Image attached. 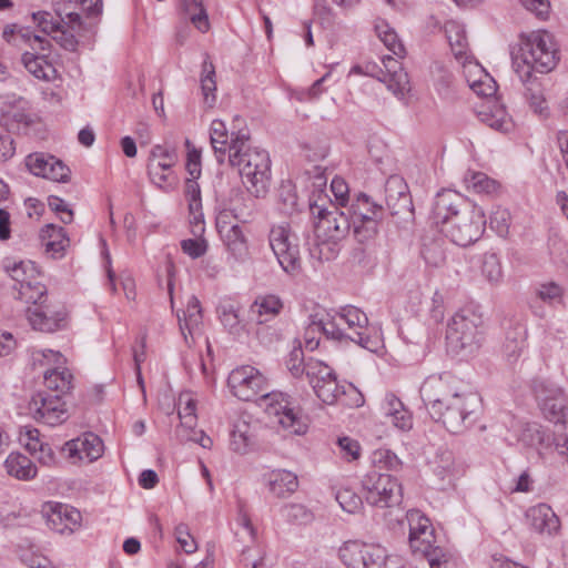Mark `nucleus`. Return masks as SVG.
Listing matches in <instances>:
<instances>
[{
	"label": "nucleus",
	"instance_id": "nucleus-31",
	"mask_svg": "<svg viewBox=\"0 0 568 568\" xmlns=\"http://www.w3.org/2000/svg\"><path fill=\"white\" fill-rule=\"evenodd\" d=\"M240 128L235 130L232 129L230 132L226 128V124L222 120H213L210 126V141L212 148L214 150V154L220 164H223L226 159V153L229 154V146L231 144L232 132H236Z\"/></svg>",
	"mask_w": 568,
	"mask_h": 568
},
{
	"label": "nucleus",
	"instance_id": "nucleus-27",
	"mask_svg": "<svg viewBox=\"0 0 568 568\" xmlns=\"http://www.w3.org/2000/svg\"><path fill=\"white\" fill-rule=\"evenodd\" d=\"M444 29L455 58L464 65L471 63V55L468 52V42L464 26L457 21L450 20L445 23Z\"/></svg>",
	"mask_w": 568,
	"mask_h": 568
},
{
	"label": "nucleus",
	"instance_id": "nucleus-39",
	"mask_svg": "<svg viewBox=\"0 0 568 568\" xmlns=\"http://www.w3.org/2000/svg\"><path fill=\"white\" fill-rule=\"evenodd\" d=\"M17 291V298L29 304V306H36L48 302V291L44 284L39 281V277L21 284V286H13Z\"/></svg>",
	"mask_w": 568,
	"mask_h": 568
},
{
	"label": "nucleus",
	"instance_id": "nucleus-5",
	"mask_svg": "<svg viewBox=\"0 0 568 568\" xmlns=\"http://www.w3.org/2000/svg\"><path fill=\"white\" fill-rule=\"evenodd\" d=\"M368 317L359 308L347 305L333 316L312 321L307 334L320 332L327 338L348 339L361 347L375 352L379 347V338L368 334Z\"/></svg>",
	"mask_w": 568,
	"mask_h": 568
},
{
	"label": "nucleus",
	"instance_id": "nucleus-49",
	"mask_svg": "<svg viewBox=\"0 0 568 568\" xmlns=\"http://www.w3.org/2000/svg\"><path fill=\"white\" fill-rule=\"evenodd\" d=\"M314 393L324 404L333 405L346 394V388L337 382L335 375L332 379H328V383L318 386V389L314 390Z\"/></svg>",
	"mask_w": 568,
	"mask_h": 568
},
{
	"label": "nucleus",
	"instance_id": "nucleus-60",
	"mask_svg": "<svg viewBox=\"0 0 568 568\" xmlns=\"http://www.w3.org/2000/svg\"><path fill=\"white\" fill-rule=\"evenodd\" d=\"M537 295L542 302L551 304L561 301L562 288L554 282L545 283L538 287Z\"/></svg>",
	"mask_w": 568,
	"mask_h": 568
},
{
	"label": "nucleus",
	"instance_id": "nucleus-7",
	"mask_svg": "<svg viewBox=\"0 0 568 568\" xmlns=\"http://www.w3.org/2000/svg\"><path fill=\"white\" fill-rule=\"evenodd\" d=\"M520 68H529V71L548 73L552 71L559 61V50L554 36L546 30H537L529 33L521 41Z\"/></svg>",
	"mask_w": 568,
	"mask_h": 568
},
{
	"label": "nucleus",
	"instance_id": "nucleus-21",
	"mask_svg": "<svg viewBox=\"0 0 568 568\" xmlns=\"http://www.w3.org/2000/svg\"><path fill=\"white\" fill-rule=\"evenodd\" d=\"M29 171L44 179L57 182H67L70 179V169L59 159L45 153H34L27 158Z\"/></svg>",
	"mask_w": 568,
	"mask_h": 568
},
{
	"label": "nucleus",
	"instance_id": "nucleus-13",
	"mask_svg": "<svg viewBox=\"0 0 568 568\" xmlns=\"http://www.w3.org/2000/svg\"><path fill=\"white\" fill-rule=\"evenodd\" d=\"M339 557L348 568H386V549L379 545L357 540L347 541Z\"/></svg>",
	"mask_w": 568,
	"mask_h": 568
},
{
	"label": "nucleus",
	"instance_id": "nucleus-35",
	"mask_svg": "<svg viewBox=\"0 0 568 568\" xmlns=\"http://www.w3.org/2000/svg\"><path fill=\"white\" fill-rule=\"evenodd\" d=\"M283 308V302L276 295L258 296L251 305L250 312L257 324H264L277 316Z\"/></svg>",
	"mask_w": 568,
	"mask_h": 568
},
{
	"label": "nucleus",
	"instance_id": "nucleus-43",
	"mask_svg": "<svg viewBox=\"0 0 568 568\" xmlns=\"http://www.w3.org/2000/svg\"><path fill=\"white\" fill-rule=\"evenodd\" d=\"M44 385L49 390L61 394L67 393L71 388L72 374L67 368H53L44 373Z\"/></svg>",
	"mask_w": 568,
	"mask_h": 568
},
{
	"label": "nucleus",
	"instance_id": "nucleus-41",
	"mask_svg": "<svg viewBox=\"0 0 568 568\" xmlns=\"http://www.w3.org/2000/svg\"><path fill=\"white\" fill-rule=\"evenodd\" d=\"M178 414L181 420L178 434L191 429L196 424V404L193 395L190 392H183L178 399Z\"/></svg>",
	"mask_w": 568,
	"mask_h": 568
},
{
	"label": "nucleus",
	"instance_id": "nucleus-22",
	"mask_svg": "<svg viewBox=\"0 0 568 568\" xmlns=\"http://www.w3.org/2000/svg\"><path fill=\"white\" fill-rule=\"evenodd\" d=\"M62 452L73 462L87 459L91 463L102 455L103 444L99 436L85 433L82 437L67 442Z\"/></svg>",
	"mask_w": 568,
	"mask_h": 568
},
{
	"label": "nucleus",
	"instance_id": "nucleus-30",
	"mask_svg": "<svg viewBox=\"0 0 568 568\" xmlns=\"http://www.w3.org/2000/svg\"><path fill=\"white\" fill-rule=\"evenodd\" d=\"M527 328L520 323H516L506 333L503 344V355L509 364H514L521 356L526 347Z\"/></svg>",
	"mask_w": 568,
	"mask_h": 568
},
{
	"label": "nucleus",
	"instance_id": "nucleus-48",
	"mask_svg": "<svg viewBox=\"0 0 568 568\" xmlns=\"http://www.w3.org/2000/svg\"><path fill=\"white\" fill-rule=\"evenodd\" d=\"M282 517L295 525H307L314 516L313 513L302 504H287L281 508Z\"/></svg>",
	"mask_w": 568,
	"mask_h": 568
},
{
	"label": "nucleus",
	"instance_id": "nucleus-9",
	"mask_svg": "<svg viewBox=\"0 0 568 568\" xmlns=\"http://www.w3.org/2000/svg\"><path fill=\"white\" fill-rule=\"evenodd\" d=\"M384 209L365 193H358L348 209V217L353 225L355 239L359 243L373 240L378 231V223Z\"/></svg>",
	"mask_w": 568,
	"mask_h": 568
},
{
	"label": "nucleus",
	"instance_id": "nucleus-3",
	"mask_svg": "<svg viewBox=\"0 0 568 568\" xmlns=\"http://www.w3.org/2000/svg\"><path fill=\"white\" fill-rule=\"evenodd\" d=\"M247 128L232 132L227 160L239 169L243 184L255 197H264L271 180V160L265 150L251 146Z\"/></svg>",
	"mask_w": 568,
	"mask_h": 568
},
{
	"label": "nucleus",
	"instance_id": "nucleus-42",
	"mask_svg": "<svg viewBox=\"0 0 568 568\" xmlns=\"http://www.w3.org/2000/svg\"><path fill=\"white\" fill-rule=\"evenodd\" d=\"M335 375L333 368L321 361L311 358L306 362V376L313 390L328 383Z\"/></svg>",
	"mask_w": 568,
	"mask_h": 568
},
{
	"label": "nucleus",
	"instance_id": "nucleus-53",
	"mask_svg": "<svg viewBox=\"0 0 568 568\" xmlns=\"http://www.w3.org/2000/svg\"><path fill=\"white\" fill-rule=\"evenodd\" d=\"M510 224V213L508 210L497 207L489 217L490 227L501 237L508 235Z\"/></svg>",
	"mask_w": 568,
	"mask_h": 568
},
{
	"label": "nucleus",
	"instance_id": "nucleus-54",
	"mask_svg": "<svg viewBox=\"0 0 568 568\" xmlns=\"http://www.w3.org/2000/svg\"><path fill=\"white\" fill-rule=\"evenodd\" d=\"M336 500L343 510L349 514L357 513L363 506L362 497L348 488L339 489L336 494Z\"/></svg>",
	"mask_w": 568,
	"mask_h": 568
},
{
	"label": "nucleus",
	"instance_id": "nucleus-64",
	"mask_svg": "<svg viewBox=\"0 0 568 568\" xmlns=\"http://www.w3.org/2000/svg\"><path fill=\"white\" fill-rule=\"evenodd\" d=\"M420 554L426 557L430 568H448L446 554L442 548L434 546L427 551H420Z\"/></svg>",
	"mask_w": 568,
	"mask_h": 568
},
{
	"label": "nucleus",
	"instance_id": "nucleus-56",
	"mask_svg": "<svg viewBox=\"0 0 568 568\" xmlns=\"http://www.w3.org/2000/svg\"><path fill=\"white\" fill-rule=\"evenodd\" d=\"M518 439L526 446L535 447L544 443V432L535 423L526 424L523 426Z\"/></svg>",
	"mask_w": 568,
	"mask_h": 568
},
{
	"label": "nucleus",
	"instance_id": "nucleus-29",
	"mask_svg": "<svg viewBox=\"0 0 568 568\" xmlns=\"http://www.w3.org/2000/svg\"><path fill=\"white\" fill-rule=\"evenodd\" d=\"M267 486L275 497L286 498L297 490L298 478L290 470L275 469L267 475Z\"/></svg>",
	"mask_w": 568,
	"mask_h": 568
},
{
	"label": "nucleus",
	"instance_id": "nucleus-33",
	"mask_svg": "<svg viewBox=\"0 0 568 568\" xmlns=\"http://www.w3.org/2000/svg\"><path fill=\"white\" fill-rule=\"evenodd\" d=\"M390 214V224L398 230L408 231L415 220L412 195H404L399 202L387 205Z\"/></svg>",
	"mask_w": 568,
	"mask_h": 568
},
{
	"label": "nucleus",
	"instance_id": "nucleus-37",
	"mask_svg": "<svg viewBox=\"0 0 568 568\" xmlns=\"http://www.w3.org/2000/svg\"><path fill=\"white\" fill-rule=\"evenodd\" d=\"M4 467L10 476L20 480H29L37 476V467L32 460L20 453H11L4 460Z\"/></svg>",
	"mask_w": 568,
	"mask_h": 568
},
{
	"label": "nucleus",
	"instance_id": "nucleus-28",
	"mask_svg": "<svg viewBox=\"0 0 568 568\" xmlns=\"http://www.w3.org/2000/svg\"><path fill=\"white\" fill-rule=\"evenodd\" d=\"M433 471L442 481L440 488L452 485L458 476V467L452 450L440 447L432 460Z\"/></svg>",
	"mask_w": 568,
	"mask_h": 568
},
{
	"label": "nucleus",
	"instance_id": "nucleus-58",
	"mask_svg": "<svg viewBox=\"0 0 568 568\" xmlns=\"http://www.w3.org/2000/svg\"><path fill=\"white\" fill-rule=\"evenodd\" d=\"M184 193L189 203V211L202 209L201 190L196 180L187 179L185 181Z\"/></svg>",
	"mask_w": 568,
	"mask_h": 568
},
{
	"label": "nucleus",
	"instance_id": "nucleus-2",
	"mask_svg": "<svg viewBox=\"0 0 568 568\" xmlns=\"http://www.w3.org/2000/svg\"><path fill=\"white\" fill-rule=\"evenodd\" d=\"M232 394L241 400L260 399L268 417L280 424L290 434L302 435L307 430V423L300 409L287 394L267 392L265 376L255 367L243 365L233 369L227 378Z\"/></svg>",
	"mask_w": 568,
	"mask_h": 568
},
{
	"label": "nucleus",
	"instance_id": "nucleus-57",
	"mask_svg": "<svg viewBox=\"0 0 568 568\" xmlns=\"http://www.w3.org/2000/svg\"><path fill=\"white\" fill-rule=\"evenodd\" d=\"M33 20L43 33L51 34L60 29V19H55L50 12L33 13Z\"/></svg>",
	"mask_w": 568,
	"mask_h": 568
},
{
	"label": "nucleus",
	"instance_id": "nucleus-16",
	"mask_svg": "<svg viewBox=\"0 0 568 568\" xmlns=\"http://www.w3.org/2000/svg\"><path fill=\"white\" fill-rule=\"evenodd\" d=\"M20 32L21 37L24 38L30 43L32 50L36 51V53L24 52L21 55V62L24 68L39 80L47 82L53 81L57 78V70L53 64L48 61L47 55L41 53L50 47L49 40L37 34H31L28 30L24 32L20 30Z\"/></svg>",
	"mask_w": 568,
	"mask_h": 568
},
{
	"label": "nucleus",
	"instance_id": "nucleus-15",
	"mask_svg": "<svg viewBox=\"0 0 568 568\" xmlns=\"http://www.w3.org/2000/svg\"><path fill=\"white\" fill-rule=\"evenodd\" d=\"M178 162L179 155L175 148L154 145L148 162V174L151 181L161 189L173 186L176 183L173 168Z\"/></svg>",
	"mask_w": 568,
	"mask_h": 568
},
{
	"label": "nucleus",
	"instance_id": "nucleus-45",
	"mask_svg": "<svg viewBox=\"0 0 568 568\" xmlns=\"http://www.w3.org/2000/svg\"><path fill=\"white\" fill-rule=\"evenodd\" d=\"M464 182L468 190L479 194H491L498 189V183L484 172H467Z\"/></svg>",
	"mask_w": 568,
	"mask_h": 568
},
{
	"label": "nucleus",
	"instance_id": "nucleus-6",
	"mask_svg": "<svg viewBox=\"0 0 568 568\" xmlns=\"http://www.w3.org/2000/svg\"><path fill=\"white\" fill-rule=\"evenodd\" d=\"M484 339L483 318L471 310H462L449 320L446 343L452 353L471 355L481 347Z\"/></svg>",
	"mask_w": 568,
	"mask_h": 568
},
{
	"label": "nucleus",
	"instance_id": "nucleus-51",
	"mask_svg": "<svg viewBox=\"0 0 568 568\" xmlns=\"http://www.w3.org/2000/svg\"><path fill=\"white\" fill-rule=\"evenodd\" d=\"M475 67L478 69L483 75L478 80L469 81V88L480 97L489 98L493 97L497 91L496 81L487 73H484V70L477 63Z\"/></svg>",
	"mask_w": 568,
	"mask_h": 568
},
{
	"label": "nucleus",
	"instance_id": "nucleus-23",
	"mask_svg": "<svg viewBox=\"0 0 568 568\" xmlns=\"http://www.w3.org/2000/svg\"><path fill=\"white\" fill-rule=\"evenodd\" d=\"M27 317L33 329L51 333L62 326L64 313L57 310L51 303L44 302L36 306H28Z\"/></svg>",
	"mask_w": 568,
	"mask_h": 568
},
{
	"label": "nucleus",
	"instance_id": "nucleus-36",
	"mask_svg": "<svg viewBox=\"0 0 568 568\" xmlns=\"http://www.w3.org/2000/svg\"><path fill=\"white\" fill-rule=\"evenodd\" d=\"M2 267L4 272L16 282L14 286H21L39 277V271L31 261H17L6 258Z\"/></svg>",
	"mask_w": 568,
	"mask_h": 568
},
{
	"label": "nucleus",
	"instance_id": "nucleus-17",
	"mask_svg": "<svg viewBox=\"0 0 568 568\" xmlns=\"http://www.w3.org/2000/svg\"><path fill=\"white\" fill-rule=\"evenodd\" d=\"M29 409L33 417L49 426H57L69 417L65 403L59 394L39 392L32 396Z\"/></svg>",
	"mask_w": 568,
	"mask_h": 568
},
{
	"label": "nucleus",
	"instance_id": "nucleus-52",
	"mask_svg": "<svg viewBox=\"0 0 568 568\" xmlns=\"http://www.w3.org/2000/svg\"><path fill=\"white\" fill-rule=\"evenodd\" d=\"M484 276L490 283H498L503 277V268L500 260L495 253H486L483 260L481 267Z\"/></svg>",
	"mask_w": 568,
	"mask_h": 568
},
{
	"label": "nucleus",
	"instance_id": "nucleus-40",
	"mask_svg": "<svg viewBox=\"0 0 568 568\" xmlns=\"http://www.w3.org/2000/svg\"><path fill=\"white\" fill-rule=\"evenodd\" d=\"M181 8L191 23L202 33L210 29V21L203 0H182Z\"/></svg>",
	"mask_w": 568,
	"mask_h": 568
},
{
	"label": "nucleus",
	"instance_id": "nucleus-34",
	"mask_svg": "<svg viewBox=\"0 0 568 568\" xmlns=\"http://www.w3.org/2000/svg\"><path fill=\"white\" fill-rule=\"evenodd\" d=\"M478 118L483 123L497 131L507 132L513 128L511 119L505 108L497 102L483 105Z\"/></svg>",
	"mask_w": 568,
	"mask_h": 568
},
{
	"label": "nucleus",
	"instance_id": "nucleus-62",
	"mask_svg": "<svg viewBox=\"0 0 568 568\" xmlns=\"http://www.w3.org/2000/svg\"><path fill=\"white\" fill-rule=\"evenodd\" d=\"M176 541L186 554H192L196 550V544L194 538L189 532L187 526L180 524L175 528Z\"/></svg>",
	"mask_w": 568,
	"mask_h": 568
},
{
	"label": "nucleus",
	"instance_id": "nucleus-26",
	"mask_svg": "<svg viewBox=\"0 0 568 568\" xmlns=\"http://www.w3.org/2000/svg\"><path fill=\"white\" fill-rule=\"evenodd\" d=\"M40 240L45 253L52 258H61L70 243L64 229L54 224H47L41 229Z\"/></svg>",
	"mask_w": 568,
	"mask_h": 568
},
{
	"label": "nucleus",
	"instance_id": "nucleus-47",
	"mask_svg": "<svg viewBox=\"0 0 568 568\" xmlns=\"http://www.w3.org/2000/svg\"><path fill=\"white\" fill-rule=\"evenodd\" d=\"M377 37L385 44V47L395 55L402 57L404 53V45L398 40L396 31L385 21L375 26Z\"/></svg>",
	"mask_w": 568,
	"mask_h": 568
},
{
	"label": "nucleus",
	"instance_id": "nucleus-46",
	"mask_svg": "<svg viewBox=\"0 0 568 568\" xmlns=\"http://www.w3.org/2000/svg\"><path fill=\"white\" fill-rule=\"evenodd\" d=\"M227 250L235 256L242 257L246 252L245 237L240 225H234L230 230L219 233Z\"/></svg>",
	"mask_w": 568,
	"mask_h": 568
},
{
	"label": "nucleus",
	"instance_id": "nucleus-19",
	"mask_svg": "<svg viewBox=\"0 0 568 568\" xmlns=\"http://www.w3.org/2000/svg\"><path fill=\"white\" fill-rule=\"evenodd\" d=\"M469 202L465 196L454 190L439 191L433 203V220L436 224H442L443 229L463 214L465 207H469Z\"/></svg>",
	"mask_w": 568,
	"mask_h": 568
},
{
	"label": "nucleus",
	"instance_id": "nucleus-12",
	"mask_svg": "<svg viewBox=\"0 0 568 568\" xmlns=\"http://www.w3.org/2000/svg\"><path fill=\"white\" fill-rule=\"evenodd\" d=\"M270 246L282 268L295 275L301 271L300 247L288 224L274 225L270 231Z\"/></svg>",
	"mask_w": 568,
	"mask_h": 568
},
{
	"label": "nucleus",
	"instance_id": "nucleus-50",
	"mask_svg": "<svg viewBox=\"0 0 568 568\" xmlns=\"http://www.w3.org/2000/svg\"><path fill=\"white\" fill-rule=\"evenodd\" d=\"M404 195H410L405 180L399 175H392L385 183L386 206L399 202Z\"/></svg>",
	"mask_w": 568,
	"mask_h": 568
},
{
	"label": "nucleus",
	"instance_id": "nucleus-1",
	"mask_svg": "<svg viewBox=\"0 0 568 568\" xmlns=\"http://www.w3.org/2000/svg\"><path fill=\"white\" fill-rule=\"evenodd\" d=\"M419 393L432 419L440 423L452 434H464L479 418V395L464 388L460 382L449 374L428 376Z\"/></svg>",
	"mask_w": 568,
	"mask_h": 568
},
{
	"label": "nucleus",
	"instance_id": "nucleus-61",
	"mask_svg": "<svg viewBox=\"0 0 568 568\" xmlns=\"http://www.w3.org/2000/svg\"><path fill=\"white\" fill-rule=\"evenodd\" d=\"M48 205L53 212L62 214L60 219L64 224H69L72 222L73 211L69 209L68 204L61 197L50 195L48 197Z\"/></svg>",
	"mask_w": 568,
	"mask_h": 568
},
{
	"label": "nucleus",
	"instance_id": "nucleus-14",
	"mask_svg": "<svg viewBox=\"0 0 568 568\" xmlns=\"http://www.w3.org/2000/svg\"><path fill=\"white\" fill-rule=\"evenodd\" d=\"M532 390L547 419L554 423L567 422V399L559 386L549 381L535 379Z\"/></svg>",
	"mask_w": 568,
	"mask_h": 568
},
{
	"label": "nucleus",
	"instance_id": "nucleus-8",
	"mask_svg": "<svg viewBox=\"0 0 568 568\" xmlns=\"http://www.w3.org/2000/svg\"><path fill=\"white\" fill-rule=\"evenodd\" d=\"M379 465L369 470L362 479L364 498L367 504L375 507H394L402 503L403 491L397 478L382 473Z\"/></svg>",
	"mask_w": 568,
	"mask_h": 568
},
{
	"label": "nucleus",
	"instance_id": "nucleus-10",
	"mask_svg": "<svg viewBox=\"0 0 568 568\" xmlns=\"http://www.w3.org/2000/svg\"><path fill=\"white\" fill-rule=\"evenodd\" d=\"M486 217L484 210L471 203L442 231L453 243L459 246H468L479 240L485 231Z\"/></svg>",
	"mask_w": 568,
	"mask_h": 568
},
{
	"label": "nucleus",
	"instance_id": "nucleus-4",
	"mask_svg": "<svg viewBox=\"0 0 568 568\" xmlns=\"http://www.w3.org/2000/svg\"><path fill=\"white\" fill-rule=\"evenodd\" d=\"M327 209L317 200L310 202V211L317 217L314 225L315 243L310 250L313 257L320 261H332L337 257L342 242L349 233L352 222L346 213L331 205Z\"/></svg>",
	"mask_w": 568,
	"mask_h": 568
},
{
	"label": "nucleus",
	"instance_id": "nucleus-63",
	"mask_svg": "<svg viewBox=\"0 0 568 568\" xmlns=\"http://www.w3.org/2000/svg\"><path fill=\"white\" fill-rule=\"evenodd\" d=\"M422 255L427 264L436 267L442 265L445 261V253L436 243L429 245L425 244L422 250Z\"/></svg>",
	"mask_w": 568,
	"mask_h": 568
},
{
	"label": "nucleus",
	"instance_id": "nucleus-20",
	"mask_svg": "<svg viewBox=\"0 0 568 568\" xmlns=\"http://www.w3.org/2000/svg\"><path fill=\"white\" fill-rule=\"evenodd\" d=\"M409 528L408 541L414 552L427 551L434 547L435 534L430 520L417 509L406 514Z\"/></svg>",
	"mask_w": 568,
	"mask_h": 568
},
{
	"label": "nucleus",
	"instance_id": "nucleus-24",
	"mask_svg": "<svg viewBox=\"0 0 568 568\" xmlns=\"http://www.w3.org/2000/svg\"><path fill=\"white\" fill-rule=\"evenodd\" d=\"M529 527L541 536L554 537L560 530V520L547 504H538L526 511Z\"/></svg>",
	"mask_w": 568,
	"mask_h": 568
},
{
	"label": "nucleus",
	"instance_id": "nucleus-18",
	"mask_svg": "<svg viewBox=\"0 0 568 568\" xmlns=\"http://www.w3.org/2000/svg\"><path fill=\"white\" fill-rule=\"evenodd\" d=\"M41 515L47 526L59 534H71L81 524V513L62 503L47 501L42 505Z\"/></svg>",
	"mask_w": 568,
	"mask_h": 568
},
{
	"label": "nucleus",
	"instance_id": "nucleus-32",
	"mask_svg": "<svg viewBox=\"0 0 568 568\" xmlns=\"http://www.w3.org/2000/svg\"><path fill=\"white\" fill-rule=\"evenodd\" d=\"M202 317L200 301L192 295L187 301L186 310L182 311V316L178 313L179 326L186 343L187 334L193 336L199 331Z\"/></svg>",
	"mask_w": 568,
	"mask_h": 568
},
{
	"label": "nucleus",
	"instance_id": "nucleus-59",
	"mask_svg": "<svg viewBox=\"0 0 568 568\" xmlns=\"http://www.w3.org/2000/svg\"><path fill=\"white\" fill-rule=\"evenodd\" d=\"M181 248L190 257L197 258L205 254L207 244L202 237L186 239L181 242Z\"/></svg>",
	"mask_w": 568,
	"mask_h": 568
},
{
	"label": "nucleus",
	"instance_id": "nucleus-38",
	"mask_svg": "<svg viewBox=\"0 0 568 568\" xmlns=\"http://www.w3.org/2000/svg\"><path fill=\"white\" fill-rule=\"evenodd\" d=\"M219 320L224 328L232 335L239 336L244 329L240 318V306L231 301H223L216 308Z\"/></svg>",
	"mask_w": 568,
	"mask_h": 568
},
{
	"label": "nucleus",
	"instance_id": "nucleus-11",
	"mask_svg": "<svg viewBox=\"0 0 568 568\" xmlns=\"http://www.w3.org/2000/svg\"><path fill=\"white\" fill-rule=\"evenodd\" d=\"M382 62L385 69H382L375 62H367L363 65L353 67L351 73L376 78L385 83L387 89L396 97L403 98L410 90L407 72L403 70L400 62L390 55L384 57Z\"/></svg>",
	"mask_w": 568,
	"mask_h": 568
},
{
	"label": "nucleus",
	"instance_id": "nucleus-55",
	"mask_svg": "<svg viewBox=\"0 0 568 568\" xmlns=\"http://www.w3.org/2000/svg\"><path fill=\"white\" fill-rule=\"evenodd\" d=\"M286 367L294 377L306 374V363H304V352L301 344L294 346L286 359Z\"/></svg>",
	"mask_w": 568,
	"mask_h": 568
},
{
	"label": "nucleus",
	"instance_id": "nucleus-25",
	"mask_svg": "<svg viewBox=\"0 0 568 568\" xmlns=\"http://www.w3.org/2000/svg\"><path fill=\"white\" fill-rule=\"evenodd\" d=\"M515 72L518 74L520 81L525 85V97L528 100L530 106L537 113H542L547 109L546 99L544 95V89L538 78L532 75L529 68H520L518 58L515 57L514 61Z\"/></svg>",
	"mask_w": 568,
	"mask_h": 568
},
{
	"label": "nucleus",
	"instance_id": "nucleus-44",
	"mask_svg": "<svg viewBox=\"0 0 568 568\" xmlns=\"http://www.w3.org/2000/svg\"><path fill=\"white\" fill-rule=\"evenodd\" d=\"M201 90L204 98V102L212 106L215 101V91H216V82H215V67L214 64L205 59L202 63V72H201Z\"/></svg>",
	"mask_w": 568,
	"mask_h": 568
}]
</instances>
